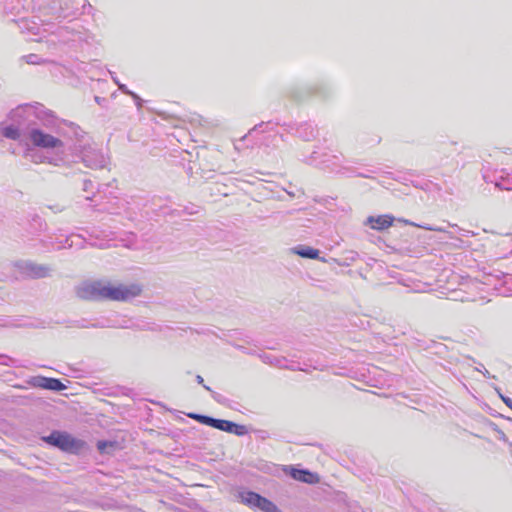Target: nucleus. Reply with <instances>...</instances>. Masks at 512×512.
<instances>
[{"label":"nucleus","instance_id":"13","mask_svg":"<svg viewBox=\"0 0 512 512\" xmlns=\"http://www.w3.org/2000/svg\"><path fill=\"white\" fill-rule=\"evenodd\" d=\"M394 218L390 215L369 216L365 220V225L370 226L377 231H383L392 226Z\"/></svg>","mask_w":512,"mask_h":512},{"label":"nucleus","instance_id":"38","mask_svg":"<svg viewBox=\"0 0 512 512\" xmlns=\"http://www.w3.org/2000/svg\"><path fill=\"white\" fill-rule=\"evenodd\" d=\"M476 370L481 372L484 375V377H486V378H490L491 377L489 371L486 370L485 367L482 364L480 365V367H477Z\"/></svg>","mask_w":512,"mask_h":512},{"label":"nucleus","instance_id":"17","mask_svg":"<svg viewBox=\"0 0 512 512\" xmlns=\"http://www.w3.org/2000/svg\"><path fill=\"white\" fill-rule=\"evenodd\" d=\"M292 252L302 258L317 259L319 257V250L305 245L292 248Z\"/></svg>","mask_w":512,"mask_h":512},{"label":"nucleus","instance_id":"19","mask_svg":"<svg viewBox=\"0 0 512 512\" xmlns=\"http://www.w3.org/2000/svg\"><path fill=\"white\" fill-rule=\"evenodd\" d=\"M257 132H273V124L271 122L260 123L255 125L247 135L238 140L239 143L244 142L248 137L253 136Z\"/></svg>","mask_w":512,"mask_h":512},{"label":"nucleus","instance_id":"4","mask_svg":"<svg viewBox=\"0 0 512 512\" xmlns=\"http://www.w3.org/2000/svg\"><path fill=\"white\" fill-rule=\"evenodd\" d=\"M46 14L52 18H66L80 14H90L92 6L87 0H53Z\"/></svg>","mask_w":512,"mask_h":512},{"label":"nucleus","instance_id":"43","mask_svg":"<svg viewBox=\"0 0 512 512\" xmlns=\"http://www.w3.org/2000/svg\"><path fill=\"white\" fill-rule=\"evenodd\" d=\"M358 176H361V177H366V178H370V175H365V174H362V173H359Z\"/></svg>","mask_w":512,"mask_h":512},{"label":"nucleus","instance_id":"14","mask_svg":"<svg viewBox=\"0 0 512 512\" xmlns=\"http://www.w3.org/2000/svg\"><path fill=\"white\" fill-rule=\"evenodd\" d=\"M498 247L497 255L499 257L512 256V234H505L498 237L496 242Z\"/></svg>","mask_w":512,"mask_h":512},{"label":"nucleus","instance_id":"28","mask_svg":"<svg viewBox=\"0 0 512 512\" xmlns=\"http://www.w3.org/2000/svg\"><path fill=\"white\" fill-rule=\"evenodd\" d=\"M231 430L228 433H233L237 436H243L248 433V429L245 425L236 424L231 422Z\"/></svg>","mask_w":512,"mask_h":512},{"label":"nucleus","instance_id":"20","mask_svg":"<svg viewBox=\"0 0 512 512\" xmlns=\"http://www.w3.org/2000/svg\"><path fill=\"white\" fill-rule=\"evenodd\" d=\"M255 509H259L262 512H281L280 509L269 499L260 495L259 503H257Z\"/></svg>","mask_w":512,"mask_h":512},{"label":"nucleus","instance_id":"22","mask_svg":"<svg viewBox=\"0 0 512 512\" xmlns=\"http://www.w3.org/2000/svg\"><path fill=\"white\" fill-rule=\"evenodd\" d=\"M29 221H30V227L33 230V232H35V233L41 232V231L45 230V228H46V223L37 214H33Z\"/></svg>","mask_w":512,"mask_h":512},{"label":"nucleus","instance_id":"8","mask_svg":"<svg viewBox=\"0 0 512 512\" xmlns=\"http://www.w3.org/2000/svg\"><path fill=\"white\" fill-rule=\"evenodd\" d=\"M310 162L320 165L323 168L330 169L333 172H341L342 169H346L341 153L331 154L328 152L320 153L318 151H314L310 157Z\"/></svg>","mask_w":512,"mask_h":512},{"label":"nucleus","instance_id":"5","mask_svg":"<svg viewBox=\"0 0 512 512\" xmlns=\"http://www.w3.org/2000/svg\"><path fill=\"white\" fill-rule=\"evenodd\" d=\"M41 126L43 125L40 122L36 124V126L30 131V134L27 137V143L25 144H31L34 147L45 150L56 149L58 154L64 155V145L62 140L45 132Z\"/></svg>","mask_w":512,"mask_h":512},{"label":"nucleus","instance_id":"16","mask_svg":"<svg viewBox=\"0 0 512 512\" xmlns=\"http://www.w3.org/2000/svg\"><path fill=\"white\" fill-rule=\"evenodd\" d=\"M240 502L252 509H255L257 503H259L260 495L253 491H241L238 493Z\"/></svg>","mask_w":512,"mask_h":512},{"label":"nucleus","instance_id":"47","mask_svg":"<svg viewBox=\"0 0 512 512\" xmlns=\"http://www.w3.org/2000/svg\"><path fill=\"white\" fill-rule=\"evenodd\" d=\"M5 356L4 355H0V358H4Z\"/></svg>","mask_w":512,"mask_h":512},{"label":"nucleus","instance_id":"37","mask_svg":"<svg viewBox=\"0 0 512 512\" xmlns=\"http://www.w3.org/2000/svg\"><path fill=\"white\" fill-rule=\"evenodd\" d=\"M495 430H496V432H497V438H498L499 440H501V441H503V442H507V441H508V439H507V437H506L505 433H504L501 429L496 428Z\"/></svg>","mask_w":512,"mask_h":512},{"label":"nucleus","instance_id":"30","mask_svg":"<svg viewBox=\"0 0 512 512\" xmlns=\"http://www.w3.org/2000/svg\"><path fill=\"white\" fill-rule=\"evenodd\" d=\"M45 379H46V377H44V376H35L29 380V384H31L34 387H39V388L44 389Z\"/></svg>","mask_w":512,"mask_h":512},{"label":"nucleus","instance_id":"31","mask_svg":"<svg viewBox=\"0 0 512 512\" xmlns=\"http://www.w3.org/2000/svg\"><path fill=\"white\" fill-rule=\"evenodd\" d=\"M418 227L420 228H423L425 230H428V231H434V232H444L446 234H448L449 238L453 239L454 237L452 236L451 232L445 230L444 228L442 227H437V226H430V225H417Z\"/></svg>","mask_w":512,"mask_h":512},{"label":"nucleus","instance_id":"9","mask_svg":"<svg viewBox=\"0 0 512 512\" xmlns=\"http://www.w3.org/2000/svg\"><path fill=\"white\" fill-rule=\"evenodd\" d=\"M27 146L28 147L24 150L23 156L32 163H49L54 166H60L68 162L65 155L56 153V155L50 157L44 155L42 152L30 147L29 145Z\"/></svg>","mask_w":512,"mask_h":512},{"label":"nucleus","instance_id":"45","mask_svg":"<svg viewBox=\"0 0 512 512\" xmlns=\"http://www.w3.org/2000/svg\"><path fill=\"white\" fill-rule=\"evenodd\" d=\"M413 291L415 292H421L422 290L418 289V288H414Z\"/></svg>","mask_w":512,"mask_h":512},{"label":"nucleus","instance_id":"2","mask_svg":"<svg viewBox=\"0 0 512 512\" xmlns=\"http://www.w3.org/2000/svg\"><path fill=\"white\" fill-rule=\"evenodd\" d=\"M140 293L141 288L136 284L113 286L103 281L83 282L76 288L77 296L84 300L128 301Z\"/></svg>","mask_w":512,"mask_h":512},{"label":"nucleus","instance_id":"32","mask_svg":"<svg viewBox=\"0 0 512 512\" xmlns=\"http://www.w3.org/2000/svg\"><path fill=\"white\" fill-rule=\"evenodd\" d=\"M110 447H114V443L113 442H110V441H98L97 442V449L101 453H107L108 452V448H110Z\"/></svg>","mask_w":512,"mask_h":512},{"label":"nucleus","instance_id":"1","mask_svg":"<svg viewBox=\"0 0 512 512\" xmlns=\"http://www.w3.org/2000/svg\"><path fill=\"white\" fill-rule=\"evenodd\" d=\"M38 122L44 127L53 126L55 116L40 103L19 105L0 122V135L22 144L27 143L30 131Z\"/></svg>","mask_w":512,"mask_h":512},{"label":"nucleus","instance_id":"23","mask_svg":"<svg viewBox=\"0 0 512 512\" xmlns=\"http://www.w3.org/2000/svg\"><path fill=\"white\" fill-rule=\"evenodd\" d=\"M44 389L62 391L66 389V386L59 379L46 377Z\"/></svg>","mask_w":512,"mask_h":512},{"label":"nucleus","instance_id":"34","mask_svg":"<svg viewBox=\"0 0 512 512\" xmlns=\"http://www.w3.org/2000/svg\"><path fill=\"white\" fill-rule=\"evenodd\" d=\"M118 88H119V90H120L122 93H124V94H126V95H129V96H131L132 98H137V94H136V93H134V92H132V91H130V90L127 88V86H126L125 84H122V83L118 84Z\"/></svg>","mask_w":512,"mask_h":512},{"label":"nucleus","instance_id":"7","mask_svg":"<svg viewBox=\"0 0 512 512\" xmlns=\"http://www.w3.org/2000/svg\"><path fill=\"white\" fill-rule=\"evenodd\" d=\"M14 266L22 276L32 279L49 277L53 271L49 265L39 264L30 260L17 261Z\"/></svg>","mask_w":512,"mask_h":512},{"label":"nucleus","instance_id":"46","mask_svg":"<svg viewBox=\"0 0 512 512\" xmlns=\"http://www.w3.org/2000/svg\"><path fill=\"white\" fill-rule=\"evenodd\" d=\"M483 179H484L486 182H488V179H487V177H486L485 175L483 176Z\"/></svg>","mask_w":512,"mask_h":512},{"label":"nucleus","instance_id":"41","mask_svg":"<svg viewBox=\"0 0 512 512\" xmlns=\"http://www.w3.org/2000/svg\"><path fill=\"white\" fill-rule=\"evenodd\" d=\"M111 74V78L112 80L114 81V83L118 86V84H120V81L118 80V78L114 75V73L110 72Z\"/></svg>","mask_w":512,"mask_h":512},{"label":"nucleus","instance_id":"26","mask_svg":"<svg viewBox=\"0 0 512 512\" xmlns=\"http://www.w3.org/2000/svg\"><path fill=\"white\" fill-rule=\"evenodd\" d=\"M83 191L87 193L85 198L87 200H91L92 196L95 194V185L90 179L83 180Z\"/></svg>","mask_w":512,"mask_h":512},{"label":"nucleus","instance_id":"25","mask_svg":"<svg viewBox=\"0 0 512 512\" xmlns=\"http://www.w3.org/2000/svg\"><path fill=\"white\" fill-rule=\"evenodd\" d=\"M231 422L232 421L229 420L212 418L210 427L216 428L224 432H229V430H231L232 427Z\"/></svg>","mask_w":512,"mask_h":512},{"label":"nucleus","instance_id":"35","mask_svg":"<svg viewBox=\"0 0 512 512\" xmlns=\"http://www.w3.org/2000/svg\"><path fill=\"white\" fill-rule=\"evenodd\" d=\"M48 208L53 212V213H61L65 210V206L62 205V204H59V203H56V204H53V205H49Z\"/></svg>","mask_w":512,"mask_h":512},{"label":"nucleus","instance_id":"36","mask_svg":"<svg viewBox=\"0 0 512 512\" xmlns=\"http://www.w3.org/2000/svg\"><path fill=\"white\" fill-rule=\"evenodd\" d=\"M133 327L140 329V330H153L154 328L150 325L148 322L141 321L137 324H135Z\"/></svg>","mask_w":512,"mask_h":512},{"label":"nucleus","instance_id":"21","mask_svg":"<svg viewBox=\"0 0 512 512\" xmlns=\"http://www.w3.org/2000/svg\"><path fill=\"white\" fill-rule=\"evenodd\" d=\"M448 299L454 300V301H474L475 299L471 297L465 290L459 288V289H453L449 291L448 293Z\"/></svg>","mask_w":512,"mask_h":512},{"label":"nucleus","instance_id":"39","mask_svg":"<svg viewBox=\"0 0 512 512\" xmlns=\"http://www.w3.org/2000/svg\"><path fill=\"white\" fill-rule=\"evenodd\" d=\"M458 230L462 233L461 235L465 236V237L474 236L475 235V233L473 231H470V230H464V229H461V228H458Z\"/></svg>","mask_w":512,"mask_h":512},{"label":"nucleus","instance_id":"40","mask_svg":"<svg viewBox=\"0 0 512 512\" xmlns=\"http://www.w3.org/2000/svg\"><path fill=\"white\" fill-rule=\"evenodd\" d=\"M138 109L142 107V99L137 95V98H133Z\"/></svg>","mask_w":512,"mask_h":512},{"label":"nucleus","instance_id":"12","mask_svg":"<svg viewBox=\"0 0 512 512\" xmlns=\"http://www.w3.org/2000/svg\"><path fill=\"white\" fill-rule=\"evenodd\" d=\"M87 239L82 234L71 233L65 239L55 238V243L59 244L58 249H70L72 247L84 248Z\"/></svg>","mask_w":512,"mask_h":512},{"label":"nucleus","instance_id":"18","mask_svg":"<svg viewBox=\"0 0 512 512\" xmlns=\"http://www.w3.org/2000/svg\"><path fill=\"white\" fill-rule=\"evenodd\" d=\"M107 235H104L102 238L100 233L97 231H93L91 234H89V240L86 242L89 243L92 246H96L98 248L104 249L111 246L110 241L112 239H106Z\"/></svg>","mask_w":512,"mask_h":512},{"label":"nucleus","instance_id":"27","mask_svg":"<svg viewBox=\"0 0 512 512\" xmlns=\"http://www.w3.org/2000/svg\"><path fill=\"white\" fill-rule=\"evenodd\" d=\"M23 59L25 60L26 63L32 65H40L48 62L46 59H43L39 55L33 53L25 55Z\"/></svg>","mask_w":512,"mask_h":512},{"label":"nucleus","instance_id":"3","mask_svg":"<svg viewBox=\"0 0 512 512\" xmlns=\"http://www.w3.org/2000/svg\"><path fill=\"white\" fill-rule=\"evenodd\" d=\"M72 162H82L86 167L91 169L105 168L108 159L103 152L96 147L93 143L82 137L71 147Z\"/></svg>","mask_w":512,"mask_h":512},{"label":"nucleus","instance_id":"6","mask_svg":"<svg viewBox=\"0 0 512 512\" xmlns=\"http://www.w3.org/2000/svg\"><path fill=\"white\" fill-rule=\"evenodd\" d=\"M42 439L47 444L69 453H79L86 445L83 440L77 439L69 433L62 431H53Z\"/></svg>","mask_w":512,"mask_h":512},{"label":"nucleus","instance_id":"42","mask_svg":"<svg viewBox=\"0 0 512 512\" xmlns=\"http://www.w3.org/2000/svg\"><path fill=\"white\" fill-rule=\"evenodd\" d=\"M80 39H81V37L79 36L77 38L76 37L68 38L67 40L77 41V40H80Z\"/></svg>","mask_w":512,"mask_h":512},{"label":"nucleus","instance_id":"29","mask_svg":"<svg viewBox=\"0 0 512 512\" xmlns=\"http://www.w3.org/2000/svg\"><path fill=\"white\" fill-rule=\"evenodd\" d=\"M188 417H190L191 419H194L202 424L208 425V426H210L212 418H213L210 416L201 415V414H197V413H190V414H188Z\"/></svg>","mask_w":512,"mask_h":512},{"label":"nucleus","instance_id":"33","mask_svg":"<svg viewBox=\"0 0 512 512\" xmlns=\"http://www.w3.org/2000/svg\"><path fill=\"white\" fill-rule=\"evenodd\" d=\"M196 381H197V383H198V384L203 385V387H204L207 391H210V392L212 393V397H213L215 400L219 401V400H218V398H217V396H216V393H215L214 391H212V390H211V388H210L209 386H207V385H205V384H204V379H203V377H202L201 375H197V376H196Z\"/></svg>","mask_w":512,"mask_h":512},{"label":"nucleus","instance_id":"15","mask_svg":"<svg viewBox=\"0 0 512 512\" xmlns=\"http://www.w3.org/2000/svg\"><path fill=\"white\" fill-rule=\"evenodd\" d=\"M296 133L301 139L310 141L316 137L317 129L313 126V124L306 122L298 126Z\"/></svg>","mask_w":512,"mask_h":512},{"label":"nucleus","instance_id":"44","mask_svg":"<svg viewBox=\"0 0 512 512\" xmlns=\"http://www.w3.org/2000/svg\"><path fill=\"white\" fill-rule=\"evenodd\" d=\"M95 100H96V102L100 103V97L96 96Z\"/></svg>","mask_w":512,"mask_h":512},{"label":"nucleus","instance_id":"10","mask_svg":"<svg viewBox=\"0 0 512 512\" xmlns=\"http://www.w3.org/2000/svg\"><path fill=\"white\" fill-rule=\"evenodd\" d=\"M261 359L264 363H268L271 365H274L281 369H289L292 371L300 370V371H307L306 368L300 367L296 362L290 361L285 357H278L274 356L272 354H263L261 355Z\"/></svg>","mask_w":512,"mask_h":512},{"label":"nucleus","instance_id":"24","mask_svg":"<svg viewBox=\"0 0 512 512\" xmlns=\"http://www.w3.org/2000/svg\"><path fill=\"white\" fill-rule=\"evenodd\" d=\"M495 186L501 190H512V173L501 176L500 180L495 182Z\"/></svg>","mask_w":512,"mask_h":512},{"label":"nucleus","instance_id":"11","mask_svg":"<svg viewBox=\"0 0 512 512\" xmlns=\"http://www.w3.org/2000/svg\"><path fill=\"white\" fill-rule=\"evenodd\" d=\"M294 480L307 483L316 484L319 482V476L307 469H297L292 466H288L284 469Z\"/></svg>","mask_w":512,"mask_h":512}]
</instances>
